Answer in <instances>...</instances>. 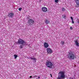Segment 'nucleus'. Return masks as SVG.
Segmentation results:
<instances>
[{
  "mask_svg": "<svg viewBox=\"0 0 79 79\" xmlns=\"http://www.w3.org/2000/svg\"><path fill=\"white\" fill-rule=\"evenodd\" d=\"M63 18H64V19H66V16H64L63 17Z\"/></svg>",
  "mask_w": 79,
  "mask_h": 79,
  "instance_id": "nucleus-23",
  "label": "nucleus"
},
{
  "mask_svg": "<svg viewBox=\"0 0 79 79\" xmlns=\"http://www.w3.org/2000/svg\"><path fill=\"white\" fill-rule=\"evenodd\" d=\"M42 10L44 12H46L47 11V8L45 7H44L42 8Z\"/></svg>",
  "mask_w": 79,
  "mask_h": 79,
  "instance_id": "nucleus-8",
  "label": "nucleus"
},
{
  "mask_svg": "<svg viewBox=\"0 0 79 79\" xmlns=\"http://www.w3.org/2000/svg\"><path fill=\"white\" fill-rule=\"evenodd\" d=\"M36 77H37V76L36 75H35V76H34V78H35Z\"/></svg>",
  "mask_w": 79,
  "mask_h": 79,
  "instance_id": "nucleus-22",
  "label": "nucleus"
},
{
  "mask_svg": "<svg viewBox=\"0 0 79 79\" xmlns=\"http://www.w3.org/2000/svg\"><path fill=\"white\" fill-rule=\"evenodd\" d=\"M70 29H71V30H72V29H73V27H70Z\"/></svg>",
  "mask_w": 79,
  "mask_h": 79,
  "instance_id": "nucleus-21",
  "label": "nucleus"
},
{
  "mask_svg": "<svg viewBox=\"0 0 79 79\" xmlns=\"http://www.w3.org/2000/svg\"><path fill=\"white\" fill-rule=\"evenodd\" d=\"M46 50L47 53H48V54L52 53V49L50 48H48Z\"/></svg>",
  "mask_w": 79,
  "mask_h": 79,
  "instance_id": "nucleus-6",
  "label": "nucleus"
},
{
  "mask_svg": "<svg viewBox=\"0 0 79 79\" xmlns=\"http://www.w3.org/2000/svg\"><path fill=\"white\" fill-rule=\"evenodd\" d=\"M45 23L46 24H49L50 23V21L47 20H45Z\"/></svg>",
  "mask_w": 79,
  "mask_h": 79,
  "instance_id": "nucleus-11",
  "label": "nucleus"
},
{
  "mask_svg": "<svg viewBox=\"0 0 79 79\" xmlns=\"http://www.w3.org/2000/svg\"><path fill=\"white\" fill-rule=\"evenodd\" d=\"M18 44H19L22 45L23 46H24L25 44H26V42L24 41V40L21 39H19L18 41Z\"/></svg>",
  "mask_w": 79,
  "mask_h": 79,
  "instance_id": "nucleus-3",
  "label": "nucleus"
},
{
  "mask_svg": "<svg viewBox=\"0 0 79 79\" xmlns=\"http://www.w3.org/2000/svg\"><path fill=\"white\" fill-rule=\"evenodd\" d=\"M46 65L48 68H52L53 66V64L50 61H48L46 62Z\"/></svg>",
  "mask_w": 79,
  "mask_h": 79,
  "instance_id": "nucleus-4",
  "label": "nucleus"
},
{
  "mask_svg": "<svg viewBox=\"0 0 79 79\" xmlns=\"http://www.w3.org/2000/svg\"><path fill=\"white\" fill-rule=\"evenodd\" d=\"M75 43L76 44V45H77V46L78 47V46L79 45V43H78V42H77V41L76 40L75 41Z\"/></svg>",
  "mask_w": 79,
  "mask_h": 79,
  "instance_id": "nucleus-12",
  "label": "nucleus"
},
{
  "mask_svg": "<svg viewBox=\"0 0 79 79\" xmlns=\"http://www.w3.org/2000/svg\"><path fill=\"white\" fill-rule=\"evenodd\" d=\"M32 76H30V78H32Z\"/></svg>",
  "mask_w": 79,
  "mask_h": 79,
  "instance_id": "nucleus-25",
  "label": "nucleus"
},
{
  "mask_svg": "<svg viewBox=\"0 0 79 79\" xmlns=\"http://www.w3.org/2000/svg\"><path fill=\"white\" fill-rule=\"evenodd\" d=\"M72 23L73 24H74V21L73 20H72Z\"/></svg>",
  "mask_w": 79,
  "mask_h": 79,
  "instance_id": "nucleus-20",
  "label": "nucleus"
},
{
  "mask_svg": "<svg viewBox=\"0 0 79 79\" xmlns=\"http://www.w3.org/2000/svg\"><path fill=\"white\" fill-rule=\"evenodd\" d=\"M77 23H78V24H79V20H78V21L77 22Z\"/></svg>",
  "mask_w": 79,
  "mask_h": 79,
  "instance_id": "nucleus-26",
  "label": "nucleus"
},
{
  "mask_svg": "<svg viewBox=\"0 0 79 79\" xmlns=\"http://www.w3.org/2000/svg\"><path fill=\"white\" fill-rule=\"evenodd\" d=\"M29 58H30L31 60H34L35 61H36V60H37V59L35 58H32V57H30Z\"/></svg>",
  "mask_w": 79,
  "mask_h": 79,
  "instance_id": "nucleus-13",
  "label": "nucleus"
},
{
  "mask_svg": "<svg viewBox=\"0 0 79 79\" xmlns=\"http://www.w3.org/2000/svg\"><path fill=\"white\" fill-rule=\"evenodd\" d=\"M14 56H15V59H16V58H17V57H18V56L16 55H14Z\"/></svg>",
  "mask_w": 79,
  "mask_h": 79,
  "instance_id": "nucleus-14",
  "label": "nucleus"
},
{
  "mask_svg": "<svg viewBox=\"0 0 79 79\" xmlns=\"http://www.w3.org/2000/svg\"><path fill=\"white\" fill-rule=\"evenodd\" d=\"M51 77H52V74H51Z\"/></svg>",
  "mask_w": 79,
  "mask_h": 79,
  "instance_id": "nucleus-28",
  "label": "nucleus"
},
{
  "mask_svg": "<svg viewBox=\"0 0 79 79\" xmlns=\"http://www.w3.org/2000/svg\"><path fill=\"white\" fill-rule=\"evenodd\" d=\"M20 47L21 48H23V45H20Z\"/></svg>",
  "mask_w": 79,
  "mask_h": 79,
  "instance_id": "nucleus-24",
  "label": "nucleus"
},
{
  "mask_svg": "<svg viewBox=\"0 0 79 79\" xmlns=\"http://www.w3.org/2000/svg\"><path fill=\"white\" fill-rule=\"evenodd\" d=\"M64 10H65V9H64V8H62V11H64Z\"/></svg>",
  "mask_w": 79,
  "mask_h": 79,
  "instance_id": "nucleus-17",
  "label": "nucleus"
},
{
  "mask_svg": "<svg viewBox=\"0 0 79 79\" xmlns=\"http://www.w3.org/2000/svg\"><path fill=\"white\" fill-rule=\"evenodd\" d=\"M8 16L9 18H13V17L14 16V13H9L8 15Z\"/></svg>",
  "mask_w": 79,
  "mask_h": 79,
  "instance_id": "nucleus-7",
  "label": "nucleus"
},
{
  "mask_svg": "<svg viewBox=\"0 0 79 79\" xmlns=\"http://www.w3.org/2000/svg\"><path fill=\"white\" fill-rule=\"evenodd\" d=\"M40 77H38V78H40Z\"/></svg>",
  "mask_w": 79,
  "mask_h": 79,
  "instance_id": "nucleus-27",
  "label": "nucleus"
},
{
  "mask_svg": "<svg viewBox=\"0 0 79 79\" xmlns=\"http://www.w3.org/2000/svg\"><path fill=\"white\" fill-rule=\"evenodd\" d=\"M65 77H66L64 75V71H62L59 72L57 79H64Z\"/></svg>",
  "mask_w": 79,
  "mask_h": 79,
  "instance_id": "nucleus-1",
  "label": "nucleus"
},
{
  "mask_svg": "<svg viewBox=\"0 0 79 79\" xmlns=\"http://www.w3.org/2000/svg\"><path fill=\"white\" fill-rule=\"evenodd\" d=\"M70 18L72 19V20H73V17H71Z\"/></svg>",
  "mask_w": 79,
  "mask_h": 79,
  "instance_id": "nucleus-19",
  "label": "nucleus"
},
{
  "mask_svg": "<svg viewBox=\"0 0 79 79\" xmlns=\"http://www.w3.org/2000/svg\"><path fill=\"white\" fill-rule=\"evenodd\" d=\"M44 46L45 47V48H48V47L49 46V45H48V43L47 42H44Z\"/></svg>",
  "mask_w": 79,
  "mask_h": 79,
  "instance_id": "nucleus-9",
  "label": "nucleus"
},
{
  "mask_svg": "<svg viewBox=\"0 0 79 79\" xmlns=\"http://www.w3.org/2000/svg\"><path fill=\"white\" fill-rule=\"evenodd\" d=\"M22 10V8H19V11H21Z\"/></svg>",
  "mask_w": 79,
  "mask_h": 79,
  "instance_id": "nucleus-18",
  "label": "nucleus"
},
{
  "mask_svg": "<svg viewBox=\"0 0 79 79\" xmlns=\"http://www.w3.org/2000/svg\"><path fill=\"white\" fill-rule=\"evenodd\" d=\"M55 2L56 3H58L59 2V0H55Z\"/></svg>",
  "mask_w": 79,
  "mask_h": 79,
  "instance_id": "nucleus-16",
  "label": "nucleus"
},
{
  "mask_svg": "<svg viewBox=\"0 0 79 79\" xmlns=\"http://www.w3.org/2000/svg\"><path fill=\"white\" fill-rule=\"evenodd\" d=\"M67 56L68 58L69 59H71L72 60H74L76 57V55L73 52H69V54Z\"/></svg>",
  "mask_w": 79,
  "mask_h": 79,
  "instance_id": "nucleus-2",
  "label": "nucleus"
},
{
  "mask_svg": "<svg viewBox=\"0 0 79 79\" xmlns=\"http://www.w3.org/2000/svg\"><path fill=\"white\" fill-rule=\"evenodd\" d=\"M28 23L30 26H31L34 23V20L33 19H30L28 20Z\"/></svg>",
  "mask_w": 79,
  "mask_h": 79,
  "instance_id": "nucleus-5",
  "label": "nucleus"
},
{
  "mask_svg": "<svg viewBox=\"0 0 79 79\" xmlns=\"http://www.w3.org/2000/svg\"><path fill=\"white\" fill-rule=\"evenodd\" d=\"M75 2L77 5L79 6V0H75Z\"/></svg>",
  "mask_w": 79,
  "mask_h": 79,
  "instance_id": "nucleus-10",
  "label": "nucleus"
},
{
  "mask_svg": "<svg viewBox=\"0 0 79 79\" xmlns=\"http://www.w3.org/2000/svg\"><path fill=\"white\" fill-rule=\"evenodd\" d=\"M61 43L62 45H64V41H61Z\"/></svg>",
  "mask_w": 79,
  "mask_h": 79,
  "instance_id": "nucleus-15",
  "label": "nucleus"
}]
</instances>
